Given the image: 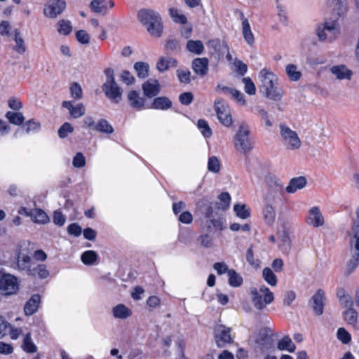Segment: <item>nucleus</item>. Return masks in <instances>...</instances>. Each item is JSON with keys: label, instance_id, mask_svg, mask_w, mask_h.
Segmentation results:
<instances>
[{"label": "nucleus", "instance_id": "nucleus-1", "mask_svg": "<svg viewBox=\"0 0 359 359\" xmlns=\"http://www.w3.org/2000/svg\"><path fill=\"white\" fill-rule=\"evenodd\" d=\"M259 78L261 82L259 89L264 96L273 100H279L283 92L278 86V78L271 72L263 69L259 72Z\"/></svg>", "mask_w": 359, "mask_h": 359}, {"label": "nucleus", "instance_id": "nucleus-2", "mask_svg": "<svg viewBox=\"0 0 359 359\" xmlns=\"http://www.w3.org/2000/svg\"><path fill=\"white\" fill-rule=\"evenodd\" d=\"M138 19L146 27L151 36H161L163 32V25L158 13L152 10L143 9L139 11Z\"/></svg>", "mask_w": 359, "mask_h": 359}, {"label": "nucleus", "instance_id": "nucleus-3", "mask_svg": "<svg viewBox=\"0 0 359 359\" xmlns=\"http://www.w3.org/2000/svg\"><path fill=\"white\" fill-rule=\"evenodd\" d=\"M233 145L238 151L243 154L249 153L253 149L254 141L248 124L241 123L233 137Z\"/></svg>", "mask_w": 359, "mask_h": 359}, {"label": "nucleus", "instance_id": "nucleus-4", "mask_svg": "<svg viewBox=\"0 0 359 359\" xmlns=\"http://www.w3.org/2000/svg\"><path fill=\"white\" fill-rule=\"evenodd\" d=\"M353 238L350 240L351 258L347 263L346 273H351L359 265V224L353 222L350 233Z\"/></svg>", "mask_w": 359, "mask_h": 359}, {"label": "nucleus", "instance_id": "nucleus-5", "mask_svg": "<svg viewBox=\"0 0 359 359\" xmlns=\"http://www.w3.org/2000/svg\"><path fill=\"white\" fill-rule=\"evenodd\" d=\"M250 294L252 304L258 310L264 309L274 300L273 293L265 285H262L259 288L252 287Z\"/></svg>", "mask_w": 359, "mask_h": 359}, {"label": "nucleus", "instance_id": "nucleus-6", "mask_svg": "<svg viewBox=\"0 0 359 359\" xmlns=\"http://www.w3.org/2000/svg\"><path fill=\"white\" fill-rule=\"evenodd\" d=\"M104 72L107 79L102 86V90L105 95L109 99L112 100L116 103H118L119 102L122 95V90L115 81L113 69H107Z\"/></svg>", "mask_w": 359, "mask_h": 359}, {"label": "nucleus", "instance_id": "nucleus-7", "mask_svg": "<svg viewBox=\"0 0 359 359\" xmlns=\"http://www.w3.org/2000/svg\"><path fill=\"white\" fill-rule=\"evenodd\" d=\"M265 182L267 186V191L264 194V202H275L280 198L283 194V186L280 180L273 175L266 176Z\"/></svg>", "mask_w": 359, "mask_h": 359}, {"label": "nucleus", "instance_id": "nucleus-8", "mask_svg": "<svg viewBox=\"0 0 359 359\" xmlns=\"http://www.w3.org/2000/svg\"><path fill=\"white\" fill-rule=\"evenodd\" d=\"M280 133L282 142L285 147L290 150L300 148L302 142L297 133L285 124L280 125Z\"/></svg>", "mask_w": 359, "mask_h": 359}, {"label": "nucleus", "instance_id": "nucleus-9", "mask_svg": "<svg viewBox=\"0 0 359 359\" xmlns=\"http://www.w3.org/2000/svg\"><path fill=\"white\" fill-rule=\"evenodd\" d=\"M316 33L320 41H332L335 39L340 33L339 27L336 21H328L319 25Z\"/></svg>", "mask_w": 359, "mask_h": 359}, {"label": "nucleus", "instance_id": "nucleus-10", "mask_svg": "<svg viewBox=\"0 0 359 359\" xmlns=\"http://www.w3.org/2000/svg\"><path fill=\"white\" fill-rule=\"evenodd\" d=\"M215 110L221 124L227 128L232 126L231 111L228 104L221 99H217L215 102Z\"/></svg>", "mask_w": 359, "mask_h": 359}, {"label": "nucleus", "instance_id": "nucleus-11", "mask_svg": "<svg viewBox=\"0 0 359 359\" xmlns=\"http://www.w3.org/2000/svg\"><path fill=\"white\" fill-rule=\"evenodd\" d=\"M215 343L219 348H224L233 342L231 329L223 325H217L214 329Z\"/></svg>", "mask_w": 359, "mask_h": 359}, {"label": "nucleus", "instance_id": "nucleus-12", "mask_svg": "<svg viewBox=\"0 0 359 359\" xmlns=\"http://www.w3.org/2000/svg\"><path fill=\"white\" fill-rule=\"evenodd\" d=\"M19 289L17 278L9 273L4 274L0 278V292L4 295H11Z\"/></svg>", "mask_w": 359, "mask_h": 359}, {"label": "nucleus", "instance_id": "nucleus-13", "mask_svg": "<svg viewBox=\"0 0 359 359\" xmlns=\"http://www.w3.org/2000/svg\"><path fill=\"white\" fill-rule=\"evenodd\" d=\"M66 7L64 0H48L43 8V14L50 18H56Z\"/></svg>", "mask_w": 359, "mask_h": 359}, {"label": "nucleus", "instance_id": "nucleus-14", "mask_svg": "<svg viewBox=\"0 0 359 359\" xmlns=\"http://www.w3.org/2000/svg\"><path fill=\"white\" fill-rule=\"evenodd\" d=\"M306 222L308 225L315 228L322 226L324 224L323 215L318 206H313L309 210L306 217Z\"/></svg>", "mask_w": 359, "mask_h": 359}, {"label": "nucleus", "instance_id": "nucleus-15", "mask_svg": "<svg viewBox=\"0 0 359 359\" xmlns=\"http://www.w3.org/2000/svg\"><path fill=\"white\" fill-rule=\"evenodd\" d=\"M62 106L68 109L70 116L74 118H79L86 113V108L83 103L74 105V101H64Z\"/></svg>", "mask_w": 359, "mask_h": 359}, {"label": "nucleus", "instance_id": "nucleus-16", "mask_svg": "<svg viewBox=\"0 0 359 359\" xmlns=\"http://www.w3.org/2000/svg\"><path fill=\"white\" fill-rule=\"evenodd\" d=\"M311 306L316 315H321L323 313L325 304V294L322 290H318L311 299Z\"/></svg>", "mask_w": 359, "mask_h": 359}, {"label": "nucleus", "instance_id": "nucleus-17", "mask_svg": "<svg viewBox=\"0 0 359 359\" xmlns=\"http://www.w3.org/2000/svg\"><path fill=\"white\" fill-rule=\"evenodd\" d=\"M330 72L338 80H351L353 72L344 65H334L330 68Z\"/></svg>", "mask_w": 359, "mask_h": 359}, {"label": "nucleus", "instance_id": "nucleus-18", "mask_svg": "<svg viewBox=\"0 0 359 359\" xmlns=\"http://www.w3.org/2000/svg\"><path fill=\"white\" fill-rule=\"evenodd\" d=\"M34 264L31 257L29 255L22 253L18 255L16 266L19 271H25V273L29 275V270H32Z\"/></svg>", "mask_w": 359, "mask_h": 359}, {"label": "nucleus", "instance_id": "nucleus-19", "mask_svg": "<svg viewBox=\"0 0 359 359\" xmlns=\"http://www.w3.org/2000/svg\"><path fill=\"white\" fill-rule=\"evenodd\" d=\"M144 94L149 97L156 96L160 91V85L156 79H149L142 85Z\"/></svg>", "mask_w": 359, "mask_h": 359}, {"label": "nucleus", "instance_id": "nucleus-20", "mask_svg": "<svg viewBox=\"0 0 359 359\" xmlns=\"http://www.w3.org/2000/svg\"><path fill=\"white\" fill-rule=\"evenodd\" d=\"M41 302L39 294H33L31 298L26 302L24 306V311L26 316H32L38 310Z\"/></svg>", "mask_w": 359, "mask_h": 359}, {"label": "nucleus", "instance_id": "nucleus-21", "mask_svg": "<svg viewBox=\"0 0 359 359\" xmlns=\"http://www.w3.org/2000/svg\"><path fill=\"white\" fill-rule=\"evenodd\" d=\"M192 68L198 75L205 76L208 70V60L205 57L194 59L192 62Z\"/></svg>", "mask_w": 359, "mask_h": 359}, {"label": "nucleus", "instance_id": "nucleus-22", "mask_svg": "<svg viewBox=\"0 0 359 359\" xmlns=\"http://www.w3.org/2000/svg\"><path fill=\"white\" fill-rule=\"evenodd\" d=\"M273 202H264V206L263 208V218L265 222L269 225H272L276 220V211L275 208L272 203Z\"/></svg>", "mask_w": 359, "mask_h": 359}, {"label": "nucleus", "instance_id": "nucleus-23", "mask_svg": "<svg viewBox=\"0 0 359 359\" xmlns=\"http://www.w3.org/2000/svg\"><path fill=\"white\" fill-rule=\"evenodd\" d=\"M306 183V179L303 176L294 177L290 180L289 184L286 187L285 190L289 194H293L295 193L297 190L305 187Z\"/></svg>", "mask_w": 359, "mask_h": 359}, {"label": "nucleus", "instance_id": "nucleus-24", "mask_svg": "<svg viewBox=\"0 0 359 359\" xmlns=\"http://www.w3.org/2000/svg\"><path fill=\"white\" fill-rule=\"evenodd\" d=\"M132 311L123 304H119L112 309L113 316L116 319L124 320L132 316Z\"/></svg>", "mask_w": 359, "mask_h": 359}, {"label": "nucleus", "instance_id": "nucleus-25", "mask_svg": "<svg viewBox=\"0 0 359 359\" xmlns=\"http://www.w3.org/2000/svg\"><path fill=\"white\" fill-rule=\"evenodd\" d=\"M241 18L242 20V32L244 39L249 45H252L255 41L254 35L252 32L250 23L247 18L243 15V13H241Z\"/></svg>", "mask_w": 359, "mask_h": 359}, {"label": "nucleus", "instance_id": "nucleus-26", "mask_svg": "<svg viewBox=\"0 0 359 359\" xmlns=\"http://www.w3.org/2000/svg\"><path fill=\"white\" fill-rule=\"evenodd\" d=\"M333 6L334 13L339 17L344 18L346 17L348 10V4L347 0H339L330 3Z\"/></svg>", "mask_w": 359, "mask_h": 359}, {"label": "nucleus", "instance_id": "nucleus-27", "mask_svg": "<svg viewBox=\"0 0 359 359\" xmlns=\"http://www.w3.org/2000/svg\"><path fill=\"white\" fill-rule=\"evenodd\" d=\"M278 238L280 241V250L283 254L287 255L291 248V242L287 232H286L285 231L278 232Z\"/></svg>", "mask_w": 359, "mask_h": 359}, {"label": "nucleus", "instance_id": "nucleus-28", "mask_svg": "<svg viewBox=\"0 0 359 359\" xmlns=\"http://www.w3.org/2000/svg\"><path fill=\"white\" fill-rule=\"evenodd\" d=\"M128 98L131 107L137 110L143 109L145 100L140 96L137 92L135 90L130 91L128 95Z\"/></svg>", "mask_w": 359, "mask_h": 359}, {"label": "nucleus", "instance_id": "nucleus-29", "mask_svg": "<svg viewBox=\"0 0 359 359\" xmlns=\"http://www.w3.org/2000/svg\"><path fill=\"white\" fill-rule=\"evenodd\" d=\"M29 275L43 279L49 276V271L45 264H34L32 270H29Z\"/></svg>", "mask_w": 359, "mask_h": 359}, {"label": "nucleus", "instance_id": "nucleus-30", "mask_svg": "<svg viewBox=\"0 0 359 359\" xmlns=\"http://www.w3.org/2000/svg\"><path fill=\"white\" fill-rule=\"evenodd\" d=\"M31 218L34 223L41 224H47L50 220L48 215L43 210L39 208L32 210Z\"/></svg>", "mask_w": 359, "mask_h": 359}, {"label": "nucleus", "instance_id": "nucleus-31", "mask_svg": "<svg viewBox=\"0 0 359 359\" xmlns=\"http://www.w3.org/2000/svg\"><path fill=\"white\" fill-rule=\"evenodd\" d=\"M177 65V61L170 57H162L160 58L156 64L157 69L162 72L168 70L170 67H174Z\"/></svg>", "mask_w": 359, "mask_h": 359}, {"label": "nucleus", "instance_id": "nucleus-32", "mask_svg": "<svg viewBox=\"0 0 359 359\" xmlns=\"http://www.w3.org/2000/svg\"><path fill=\"white\" fill-rule=\"evenodd\" d=\"M186 47L190 53L196 55H201L204 51L203 43L200 40H189Z\"/></svg>", "mask_w": 359, "mask_h": 359}, {"label": "nucleus", "instance_id": "nucleus-33", "mask_svg": "<svg viewBox=\"0 0 359 359\" xmlns=\"http://www.w3.org/2000/svg\"><path fill=\"white\" fill-rule=\"evenodd\" d=\"M337 297L339 298V301L340 304L344 308H352L353 307V300L351 297L346 293L345 290L341 288L337 291Z\"/></svg>", "mask_w": 359, "mask_h": 359}, {"label": "nucleus", "instance_id": "nucleus-34", "mask_svg": "<svg viewBox=\"0 0 359 359\" xmlns=\"http://www.w3.org/2000/svg\"><path fill=\"white\" fill-rule=\"evenodd\" d=\"M277 347L280 351H287L290 353L294 352L296 348L294 344L288 336L283 337L278 341Z\"/></svg>", "mask_w": 359, "mask_h": 359}, {"label": "nucleus", "instance_id": "nucleus-35", "mask_svg": "<svg viewBox=\"0 0 359 359\" xmlns=\"http://www.w3.org/2000/svg\"><path fill=\"white\" fill-rule=\"evenodd\" d=\"M93 130L105 134H111L114 132L112 126L106 119H100L95 125Z\"/></svg>", "mask_w": 359, "mask_h": 359}, {"label": "nucleus", "instance_id": "nucleus-36", "mask_svg": "<svg viewBox=\"0 0 359 359\" xmlns=\"http://www.w3.org/2000/svg\"><path fill=\"white\" fill-rule=\"evenodd\" d=\"M172 102L165 97H158L154 100L152 108L156 109L166 110L170 108Z\"/></svg>", "mask_w": 359, "mask_h": 359}, {"label": "nucleus", "instance_id": "nucleus-37", "mask_svg": "<svg viewBox=\"0 0 359 359\" xmlns=\"http://www.w3.org/2000/svg\"><path fill=\"white\" fill-rule=\"evenodd\" d=\"M5 116L11 124L15 126H21L25 121V117L21 112L8 111Z\"/></svg>", "mask_w": 359, "mask_h": 359}, {"label": "nucleus", "instance_id": "nucleus-38", "mask_svg": "<svg viewBox=\"0 0 359 359\" xmlns=\"http://www.w3.org/2000/svg\"><path fill=\"white\" fill-rule=\"evenodd\" d=\"M98 255L93 250H86L81 256V259L85 265H93L96 263Z\"/></svg>", "mask_w": 359, "mask_h": 359}, {"label": "nucleus", "instance_id": "nucleus-39", "mask_svg": "<svg viewBox=\"0 0 359 359\" xmlns=\"http://www.w3.org/2000/svg\"><path fill=\"white\" fill-rule=\"evenodd\" d=\"M13 39L15 42V46L14 47L15 50L19 54L25 53L26 51L25 41L20 32L18 29H15L14 31Z\"/></svg>", "mask_w": 359, "mask_h": 359}, {"label": "nucleus", "instance_id": "nucleus-40", "mask_svg": "<svg viewBox=\"0 0 359 359\" xmlns=\"http://www.w3.org/2000/svg\"><path fill=\"white\" fill-rule=\"evenodd\" d=\"M287 76L291 81H297L302 76V72L298 69L297 65L289 64L285 67Z\"/></svg>", "mask_w": 359, "mask_h": 359}, {"label": "nucleus", "instance_id": "nucleus-41", "mask_svg": "<svg viewBox=\"0 0 359 359\" xmlns=\"http://www.w3.org/2000/svg\"><path fill=\"white\" fill-rule=\"evenodd\" d=\"M90 7L96 13L105 14L107 13V1L93 0L90 2Z\"/></svg>", "mask_w": 359, "mask_h": 359}, {"label": "nucleus", "instance_id": "nucleus-42", "mask_svg": "<svg viewBox=\"0 0 359 359\" xmlns=\"http://www.w3.org/2000/svg\"><path fill=\"white\" fill-rule=\"evenodd\" d=\"M233 211L238 217L243 219H245L250 216V209L245 204L234 205Z\"/></svg>", "mask_w": 359, "mask_h": 359}, {"label": "nucleus", "instance_id": "nucleus-43", "mask_svg": "<svg viewBox=\"0 0 359 359\" xmlns=\"http://www.w3.org/2000/svg\"><path fill=\"white\" fill-rule=\"evenodd\" d=\"M196 208L201 210L207 218H210L212 214V208L207 199L200 200L196 205Z\"/></svg>", "mask_w": 359, "mask_h": 359}, {"label": "nucleus", "instance_id": "nucleus-44", "mask_svg": "<svg viewBox=\"0 0 359 359\" xmlns=\"http://www.w3.org/2000/svg\"><path fill=\"white\" fill-rule=\"evenodd\" d=\"M134 69L139 78L144 79L148 76L149 65L146 62H137L134 65Z\"/></svg>", "mask_w": 359, "mask_h": 359}, {"label": "nucleus", "instance_id": "nucleus-45", "mask_svg": "<svg viewBox=\"0 0 359 359\" xmlns=\"http://www.w3.org/2000/svg\"><path fill=\"white\" fill-rule=\"evenodd\" d=\"M22 128L25 129L26 134L36 133L41 130V123L35 119H30L25 123Z\"/></svg>", "mask_w": 359, "mask_h": 359}, {"label": "nucleus", "instance_id": "nucleus-46", "mask_svg": "<svg viewBox=\"0 0 359 359\" xmlns=\"http://www.w3.org/2000/svg\"><path fill=\"white\" fill-rule=\"evenodd\" d=\"M262 276L264 280L270 285L275 286L277 285V277L270 268L266 267L263 269Z\"/></svg>", "mask_w": 359, "mask_h": 359}, {"label": "nucleus", "instance_id": "nucleus-47", "mask_svg": "<svg viewBox=\"0 0 359 359\" xmlns=\"http://www.w3.org/2000/svg\"><path fill=\"white\" fill-rule=\"evenodd\" d=\"M229 283L232 287L240 286L243 283V278L239 276L235 270L230 269L228 271Z\"/></svg>", "mask_w": 359, "mask_h": 359}, {"label": "nucleus", "instance_id": "nucleus-48", "mask_svg": "<svg viewBox=\"0 0 359 359\" xmlns=\"http://www.w3.org/2000/svg\"><path fill=\"white\" fill-rule=\"evenodd\" d=\"M22 348L25 351L30 353H35L37 351V348L34 344L30 334H27L25 337L22 344Z\"/></svg>", "mask_w": 359, "mask_h": 359}, {"label": "nucleus", "instance_id": "nucleus-49", "mask_svg": "<svg viewBox=\"0 0 359 359\" xmlns=\"http://www.w3.org/2000/svg\"><path fill=\"white\" fill-rule=\"evenodd\" d=\"M357 312L352 308L347 309L344 312V318L349 324L355 325L357 323Z\"/></svg>", "mask_w": 359, "mask_h": 359}, {"label": "nucleus", "instance_id": "nucleus-50", "mask_svg": "<svg viewBox=\"0 0 359 359\" xmlns=\"http://www.w3.org/2000/svg\"><path fill=\"white\" fill-rule=\"evenodd\" d=\"M208 230L209 232L222 231L224 229V224L219 219H210L208 220Z\"/></svg>", "mask_w": 359, "mask_h": 359}, {"label": "nucleus", "instance_id": "nucleus-51", "mask_svg": "<svg viewBox=\"0 0 359 359\" xmlns=\"http://www.w3.org/2000/svg\"><path fill=\"white\" fill-rule=\"evenodd\" d=\"M57 31L60 34L68 35L72 30L70 21L66 20H60L57 22Z\"/></svg>", "mask_w": 359, "mask_h": 359}, {"label": "nucleus", "instance_id": "nucleus-52", "mask_svg": "<svg viewBox=\"0 0 359 359\" xmlns=\"http://www.w3.org/2000/svg\"><path fill=\"white\" fill-rule=\"evenodd\" d=\"M219 202L217 203L218 208L222 209V210H226L230 205L231 202V196L229 193L224 192L222 193L219 197Z\"/></svg>", "mask_w": 359, "mask_h": 359}, {"label": "nucleus", "instance_id": "nucleus-53", "mask_svg": "<svg viewBox=\"0 0 359 359\" xmlns=\"http://www.w3.org/2000/svg\"><path fill=\"white\" fill-rule=\"evenodd\" d=\"M170 15L175 22L186 24L187 17L181 13L177 8H171L169 10Z\"/></svg>", "mask_w": 359, "mask_h": 359}, {"label": "nucleus", "instance_id": "nucleus-54", "mask_svg": "<svg viewBox=\"0 0 359 359\" xmlns=\"http://www.w3.org/2000/svg\"><path fill=\"white\" fill-rule=\"evenodd\" d=\"M220 162L217 157L212 156L208 158V170L210 172L217 173L220 170Z\"/></svg>", "mask_w": 359, "mask_h": 359}, {"label": "nucleus", "instance_id": "nucleus-55", "mask_svg": "<svg viewBox=\"0 0 359 359\" xmlns=\"http://www.w3.org/2000/svg\"><path fill=\"white\" fill-rule=\"evenodd\" d=\"M198 128L201 130V133H202L204 137L208 138L212 135V130L205 120H198Z\"/></svg>", "mask_w": 359, "mask_h": 359}, {"label": "nucleus", "instance_id": "nucleus-56", "mask_svg": "<svg viewBox=\"0 0 359 359\" xmlns=\"http://www.w3.org/2000/svg\"><path fill=\"white\" fill-rule=\"evenodd\" d=\"M71 97L75 100H81L83 97L81 86L78 83H73L69 87Z\"/></svg>", "mask_w": 359, "mask_h": 359}, {"label": "nucleus", "instance_id": "nucleus-57", "mask_svg": "<svg viewBox=\"0 0 359 359\" xmlns=\"http://www.w3.org/2000/svg\"><path fill=\"white\" fill-rule=\"evenodd\" d=\"M242 81L245 85L244 89L245 93L250 95H255L256 93V87L252 79L249 77H244Z\"/></svg>", "mask_w": 359, "mask_h": 359}, {"label": "nucleus", "instance_id": "nucleus-58", "mask_svg": "<svg viewBox=\"0 0 359 359\" xmlns=\"http://www.w3.org/2000/svg\"><path fill=\"white\" fill-rule=\"evenodd\" d=\"M86 158L81 152H77L73 158L72 165L76 168H81L86 165Z\"/></svg>", "mask_w": 359, "mask_h": 359}, {"label": "nucleus", "instance_id": "nucleus-59", "mask_svg": "<svg viewBox=\"0 0 359 359\" xmlns=\"http://www.w3.org/2000/svg\"><path fill=\"white\" fill-rule=\"evenodd\" d=\"M337 334V339L344 344H348L351 340V334L344 328H339Z\"/></svg>", "mask_w": 359, "mask_h": 359}, {"label": "nucleus", "instance_id": "nucleus-60", "mask_svg": "<svg viewBox=\"0 0 359 359\" xmlns=\"http://www.w3.org/2000/svg\"><path fill=\"white\" fill-rule=\"evenodd\" d=\"M74 128L69 123H65L58 130V135L60 138H65L68 134L72 133Z\"/></svg>", "mask_w": 359, "mask_h": 359}, {"label": "nucleus", "instance_id": "nucleus-61", "mask_svg": "<svg viewBox=\"0 0 359 359\" xmlns=\"http://www.w3.org/2000/svg\"><path fill=\"white\" fill-rule=\"evenodd\" d=\"M269 332L270 330L268 328L261 330L259 332L257 338L255 340L256 343L259 346H264L266 342Z\"/></svg>", "mask_w": 359, "mask_h": 359}, {"label": "nucleus", "instance_id": "nucleus-62", "mask_svg": "<svg viewBox=\"0 0 359 359\" xmlns=\"http://www.w3.org/2000/svg\"><path fill=\"white\" fill-rule=\"evenodd\" d=\"M177 75L180 82L189 83L191 81V73L189 70L178 69Z\"/></svg>", "mask_w": 359, "mask_h": 359}, {"label": "nucleus", "instance_id": "nucleus-63", "mask_svg": "<svg viewBox=\"0 0 359 359\" xmlns=\"http://www.w3.org/2000/svg\"><path fill=\"white\" fill-rule=\"evenodd\" d=\"M77 41L83 44H88L89 43V34L85 30H79L76 33Z\"/></svg>", "mask_w": 359, "mask_h": 359}, {"label": "nucleus", "instance_id": "nucleus-64", "mask_svg": "<svg viewBox=\"0 0 359 359\" xmlns=\"http://www.w3.org/2000/svg\"><path fill=\"white\" fill-rule=\"evenodd\" d=\"M230 98L236 101L238 104L241 105H245L246 104L244 95L241 91L236 89H234L232 95L230 96Z\"/></svg>", "mask_w": 359, "mask_h": 359}]
</instances>
